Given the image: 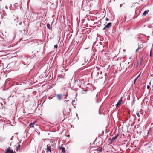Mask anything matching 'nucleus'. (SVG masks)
<instances>
[{"label":"nucleus","instance_id":"31","mask_svg":"<svg viewBox=\"0 0 153 153\" xmlns=\"http://www.w3.org/2000/svg\"><path fill=\"white\" fill-rule=\"evenodd\" d=\"M139 133H140V134H141V133H140V132H139Z\"/></svg>","mask_w":153,"mask_h":153},{"label":"nucleus","instance_id":"14","mask_svg":"<svg viewBox=\"0 0 153 153\" xmlns=\"http://www.w3.org/2000/svg\"><path fill=\"white\" fill-rule=\"evenodd\" d=\"M114 141L112 139L110 141V142H109V143L110 144H112V143Z\"/></svg>","mask_w":153,"mask_h":153},{"label":"nucleus","instance_id":"36","mask_svg":"<svg viewBox=\"0 0 153 153\" xmlns=\"http://www.w3.org/2000/svg\"><path fill=\"white\" fill-rule=\"evenodd\" d=\"M97 95H98V94H97V95H96V96H97Z\"/></svg>","mask_w":153,"mask_h":153},{"label":"nucleus","instance_id":"23","mask_svg":"<svg viewBox=\"0 0 153 153\" xmlns=\"http://www.w3.org/2000/svg\"><path fill=\"white\" fill-rule=\"evenodd\" d=\"M122 5H123V4H120V7H122Z\"/></svg>","mask_w":153,"mask_h":153},{"label":"nucleus","instance_id":"26","mask_svg":"<svg viewBox=\"0 0 153 153\" xmlns=\"http://www.w3.org/2000/svg\"><path fill=\"white\" fill-rule=\"evenodd\" d=\"M13 136H12V137L10 139V140H12V138L13 137Z\"/></svg>","mask_w":153,"mask_h":153},{"label":"nucleus","instance_id":"3","mask_svg":"<svg viewBox=\"0 0 153 153\" xmlns=\"http://www.w3.org/2000/svg\"><path fill=\"white\" fill-rule=\"evenodd\" d=\"M5 153H13V150L12 149H11V148L10 147H9L7 149Z\"/></svg>","mask_w":153,"mask_h":153},{"label":"nucleus","instance_id":"35","mask_svg":"<svg viewBox=\"0 0 153 153\" xmlns=\"http://www.w3.org/2000/svg\"><path fill=\"white\" fill-rule=\"evenodd\" d=\"M129 62H128V64H129Z\"/></svg>","mask_w":153,"mask_h":153},{"label":"nucleus","instance_id":"20","mask_svg":"<svg viewBox=\"0 0 153 153\" xmlns=\"http://www.w3.org/2000/svg\"><path fill=\"white\" fill-rule=\"evenodd\" d=\"M108 20H109V19H108V18H106L105 20L106 21H108Z\"/></svg>","mask_w":153,"mask_h":153},{"label":"nucleus","instance_id":"12","mask_svg":"<svg viewBox=\"0 0 153 153\" xmlns=\"http://www.w3.org/2000/svg\"><path fill=\"white\" fill-rule=\"evenodd\" d=\"M21 147V145L20 144H19L16 147V150L17 151H18L20 147Z\"/></svg>","mask_w":153,"mask_h":153},{"label":"nucleus","instance_id":"1","mask_svg":"<svg viewBox=\"0 0 153 153\" xmlns=\"http://www.w3.org/2000/svg\"><path fill=\"white\" fill-rule=\"evenodd\" d=\"M45 150H46V152L47 153L49 152H51V146L48 145H47V148L45 149Z\"/></svg>","mask_w":153,"mask_h":153},{"label":"nucleus","instance_id":"11","mask_svg":"<svg viewBox=\"0 0 153 153\" xmlns=\"http://www.w3.org/2000/svg\"><path fill=\"white\" fill-rule=\"evenodd\" d=\"M35 124V123H30V124L29 125V126H30V127H33V126L34 125V124Z\"/></svg>","mask_w":153,"mask_h":153},{"label":"nucleus","instance_id":"6","mask_svg":"<svg viewBox=\"0 0 153 153\" xmlns=\"http://www.w3.org/2000/svg\"><path fill=\"white\" fill-rule=\"evenodd\" d=\"M47 27L48 29H51V30H52V27H51V25L50 24L48 23L47 24Z\"/></svg>","mask_w":153,"mask_h":153},{"label":"nucleus","instance_id":"27","mask_svg":"<svg viewBox=\"0 0 153 153\" xmlns=\"http://www.w3.org/2000/svg\"><path fill=\"white\" fill-rule=\"evenodd\" d=\"M16 21H17V19H15V21H16Z\"/></svg>","mask_w":153,"mask_h":153},{"label":"nucleus","instance_id":"2","mask_svg":"<svg viewBox=\"0 0 153 153\" xmlns=\"http://www.w3.org/2000/svg\"><path fill=\"white\" fill-rule=\"evenodd\" d=\"M122 97H121V98L117 102V104L116 105V107H117L118 106L120 105H121L122 102Z\"/></svg>","mask_w":153,"mask_h":153},{"label":"nucleus","instance_id":"19","mask_svg":"<svg viewBox=\"0 0 153 153\" xmlns=\"http://www.w3.org/2000/svg\"><path fill=\"white\" fill-rule=\"evenodd\" d=\"M147 89H149L150 88V86L149 85H148L147 87Z\"/></svg>","mask_w":153,"mask_h":153},{"label":"nucleus","instance_id":"4","mask_svg":"<svg viewBox=\"0 0 153 153\" xmlns=\"http://www.w3.org/2000/svg\"><path fill=\"white\" fill-rule=\"evenodd\" d=\"M112 23L111 22L108 23L105 26V28H109L111 27Z\"/></svg>","mask_w":153,"mask_h":153},{"label":"nucleus","instance_id":"18","mask_svg":"<svg viewBox=\"0 0 153 153\" xmlns=\"http://www.w3.org/2000/svg\"><path fill=\"white\" fill-rule=\"evenodd\" d=\"M136 80H137V79L135 78V79H134V81H133V83L134 84H135V83L136 82Z\"/></svg>","mask_w":153,"mask_h":153},{"label":"nucleus","instance_id":"30","mask_svg":"<svg viewBox=\"0 0 153 153\" xmlns=\"http://www.w3.org/2000/svg\"><path fill=\"white\" fill-rule=\"evenodd\" d=\"M15 37V36H14V38H13V39H14Z\"/></svg>","mask_w":153,"mask_h":153},{"label":"nucleus","instance_id":"9","mask_svg":"<svg viewBox=\"0 0 153 153\" xmlns=\"http://www.w3.org/2000/svg\"><path fill=\"white\" fill-rule=\"evenodd\" d=\"M56 96L58 99L59 100L61 98L62 95L60 94H58L56 95Z\"/></svg>","mask_w":153,"mask_h":153},{"label":"nucleus","instance_id":"24","mask_svg":"<svg viewBox=\"0 0 153 153\" xmlns=\"http://www.w3.org/2000/svg\"><path fill=\"white\" fill-rule=\"evenodd\" d=\"M137 66L138 65V62H137Z\"/></svg>","mask_w":153,"mask_h":153},{"label":"nucleus","instance_id":"32","mask_svg":"<svg viewBox=\"0 0 153 153\" xmlns=\"http://www.w3.org/2000/svg\"><path fill=\"white\" fill-rule=\"evenodd\" d=\"M98 102L97 100V102Z\"/></svg>","mask_w":153,"mask_h":153},{"label":"nucleus","instance_id":"8","mask_svg":"<svg viewBox=\"0 0 153 153\" xmlns=\"http://www.w3.org/2000/svg\"><path fill=\"white\" fill-rule=\"evenodd\" d=\"M149 12V10H145L144 11V13H143V16H146L148 13Z\"/></svg>","mask_w":153,"mask_h":153},{"label":"nucleus","instance_id":"28","mask_svg":"<svg viewBox=\"0 0 153 153\" xmlns=\"http://www.w3.org/2000/svg\"><path fill=\"white\" fill-rule=\"evenodd\" d=\"M102 72H101V73H100V74H102Z\"/></svg>","mask_w":153,"mask_h":153},{"label":"nucleus","instance_id":"5","mask_svg":"<svg viewBox=\"0 0 153 153\" xmlns=\"http://www.w3.org/2000/svg\"><path fill=\"white\" fill-rule=\"evenodd\" d=\"M143 45H140V46H139L138 48L136 50V52H137L138 51H139L140 49L141 48H142L143 47Z\"/></svg>","mask_w":153,"mask_h":153},{"label":"nucleus","instance_id":"17","mask_svg":"<svg viewBox=\"0 0 153 153\" xmlns=\"http://www.w3.org/2000/svg\"><path fill=\"white\" fill-rule=\"evenodd\" d=\"M57 47H58V45H54V48H57Z\"/></svg>","mask_w":153,"mask_h":153},{"label":"nucleus","instance_id":"25","mask_svg":"<svg viewBox=\"0 0 153 153\" xmlns=\"http://www.w3.org/2000/svg\"><path fill=\"white\" fill-rule=\"evenodd\" d=\"M137 134H139V132L138 131H137Z\"/></svg>","mask_w":153,"mask_h":153},{"label":"nucleus","instance_id":"33","mask_svg":"<svg viewBox=\"0 0 153 153\" xmlns=\"http://www.w3.org/2000/svg\"><path fill=\"white\" fill-rule=\"evenodd\" d=\"M74 100L73 101V102H74Z\"/></svg>","mask_w":153,"mask_h":153},{"label":"nucleus","instance_id":"22","mask_svg":"<svg viewBox=\"0 0 153 153\" xmlns=\"http://www.w3.org/2000/svg\"><path fill=\"white\" fill-rule=\"evenodd\" d=\"M106 28H105V27L103 28L102 30H105Z\"/></svg>","mask_w":153,"mask_h":153},{"label":"nucleus","instance_id":"13","mask_svg":"<svg viewBox=\"0 0 153 153\" xmlns=\"http://www.w3.org/2000/svg\"><path fill=\"white\" fill-rule=\"evenodd\" d=\"M152 48L151 49V50H150V57H151L152 55Z\"/></svg>","mask_w":153,"mask_h":153},{"label":"nucleus","instance_id":"29","mask_svg":"<svg viewBox=\"0 0 153 153\" xmlns=\"http://www.w3.org/2000/svg\"><path fill=\"white\" fill-rule=\"evenodd\" d=\"M76 116H78V114H76Z\"/></svg>","mask_w":153,"mask_h":153},{"label":"nucleus","instance_id":"34","mask_svg":"<svg viewBox=\"0 0 153 153\" xmlns=\"http://www.w3.org/2000/svg\"><path fill=\"white\" fill-rule=\"evenodd\" d=\"M131 57H130V58H129V59H131Z\"/></svg>","mask_w":153,"mask_h":153},{"label":"nucleus","instance_id":"37","mask_svg":"<svg viewBox=\"0 0 153 153\" xmlns=\"http://www.w3.org/2000/svg\"><path fill=\"white\" fill-rule=\"evenodd\" d=\"M97 95H98V94H97V95H96V96H97Z\"/></svg>","mask_w":153,"mask_h":153},{"label":"nucleus","instance_id":"10","mask_svg":"<svg viewBox=\"0 0 153 153\" xmlns=\"http://www.w3.org/2000/svg\"><path fill=\"white\" fill-rule=\"evenodd\" d=\"M119 135V134H117V135H115V136L113 137L112 138V139L114 141L118 137V136Z\"/></svg>","mask_w":153,"mask_h":153},{"label":"nucleus","instance_id":"15","mask_svg":"<svg viewBox=\"0 0 153 153\" xmlns=\"http://www.w3.org/2000/svg\"><path fill=\"white\" fill-rule=\"evenodd\" d=\"M136 115L138 117H140V114L139 113L137 112L136 113Z\"/></svg>","mask_w":153,"mask_h":153},{"label":"nucleus","instance_id":"16","mask_svg":"<svg viewBox=\"0 0 153 153\" xmlns=\"http://www.w3.org/2000/svg\"><path fill=\"white\" fill-rule=\"evenodd\" d=\"M140 75H141V74H139L138 76H137L136 77L135 79H137L140 77Z\"/></svg>","mask_w":153,"mask_h":153},{"label":"nucleus","instance_id":"21","mask_svg":"<svg viewBox=\"0 0 153 153\" xmlns=\"http://www.w3.org/2000/svg\"><path fill=\"white\" fill-rule=\"evenodd\" d=\"M99 151L100 152H102V148H100V149L99 150Z\"/></svg>","mask_w":153,"mask_h":153},{"label":"nucleus","instance_id":"7","mask_svg":"<svg viewBox=\"0 0 153 153\" xmlns=\"http://www.w3.org/2000/svg\"><path fill=\"white\" fill-rule=\"evenodd\" d=\"M59 149L62 150V151L63 153H65V149L63 147H61Z\"/></svg>","mask_w":153,"mask_h":153}]
</instances>
